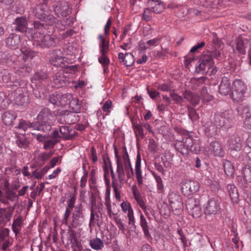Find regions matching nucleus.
<instances>
[{"mask_svg": "<svg viewBox=\"0 0 251 251\" xmlns=\"http://www.w3.org/2000/svg\"><path fill=\"white\" fill-rule=\"evenodd\" d=\"M23 226V217L21 215H19L14 219L12 225V228L15 235H18Z\"/></svg>", "mask_w": 251, "mask_h": 251, "instance_id": "nucleus-31", "label": "nucleus"}, {"mask_svg": "<svg viewBox=\"0 0 251 251\" xmlns=\"http://www.w3.org/2000/svg\"><path fill=\"white\" fill-rule=\"evenodd\" d=\"M2 80L4 82L7 83L9 81H13L11 75L8 72H4L2 76Z\"/></svg>", "mask_w": 251, "mask_h": 251, "instance_id": "nucleus-63", "label": "nucleus"}, {"mask_svg": "<svg viewBox=\"0 0 251 251\" xmlns=\"http://www.w3.org/2000/svg\"><path fill=\"white\" fill-rule=\"evenodd\" d=\"M186 207L189 214L194 218H198L201 216V209L199 199L194 197L188 198L186 201Z\"/></svg>", "mask_w": 251, "mask_h": 251, "instance_id": "nucleus-6", "label": "nucleus"}, {"mask_svg": "<svg viewBox=\"0 0 251 251\" xmlns=\"http://www.w3.org/2000/svg\"><path fill=\"white\" fill-rule=\"evenodd\" d=\"M42 21L45 22L47 25H53L57 22V19L53 15H48L43 18Z\"/></svg>", "mask_w": 251, "mask_h": 251, "instance_id": "nucleus-49", "label": "nucleus"}, {"mask_svg": "<svg viewBox=\"0 0 251 251\" xmlns=\"http://www.w3.org/2000/svg\"><path fill=\"white\" fill-rule=\"evenodd\" d=\"M200 93L202 100L208 102L213 99V96L208 93L206 86L202 87Z\"/></svg>", "mask_w": 251, "mask_h": 251, "instance_id": "nucleus-41", "label": "nucleus"}, {"mask_svg": "<svg viewBox=\"0 0 251 251\" xmlns=\"http://www.w3.org/2000/svg\"><path fill=\"white\" fill-rule=\"evenodd\" d=\"M212 36L213 38L212 41L213 44L218 47H221L223 44V42L218 37L216 33H213Z\"/></svg>", "mask_w": 251, "mask_h": 251, "instance_id": "nucleus-59", "label": "nucleus"}, {"mask_svg": "<svg viewBox=\"0 0 251 251\" xmlns=\"http://www.w3.org/2000/svg\"><path fill=\"white\" fill-rule=\"evenodd\" d=\"M140 225L143 231L145 238L148 240H151L152 237L149 232L148 223L146 219L142 213H141L140 216Z\"/></svg>", "mask_w": 251, "mask_h": 251, "instance_id": "nucleus-27", "label": "nucleus"}, {"mask_svg": "<svg viewBox=\"0 0 251 251\" xmlns=\"http://www.w3.org/2000/svg\"><path fill=\"white\" fill-rule=\"evenodd\" d=\"M76 200L75 197L72 194H70V198L67 200V206L68 208L72 209L75 207V203Z\"/></svg>", "mask_w": 251, "mask_h": 251, "instance_id": "nucleus-57", "label": "nucleus"}, {"mask_svg": "<svg viewBox=\"0 0 251 251\" xmlns=\"http://www.w3.org/2000/svg\"><path fill=\"white\" fill-rule=\"evenodd\" d=\"M118 58L121 63L126 67L131 66L134 62V58L131 53L124 54L120 52L118 54Z\"/></svg>", "mask_w": 251, "mask_h": 251, "instance_id": "nucleus-25", "label": "nucleus"}, {"mask_svg": "<svg viewBox=\"0 0 251 251\" xmlns=\"http://www.w3.org/2000/svg\"><path fill=\"white\" fill-rule=\"evenodd\" d=\"M237 112L240 115L251 116V111L248 105H241L237 108Z\"/></svg>", "mask_w": 251, "mask_h": 251, "instance_id": "nucleus-43", "label": "nucleus"}, {"mask_svg": "<svg viewBox=\"0 0 251 251\" xmlns=\"http://www.w3.org/2000/svg\"><path fill=\"white\" fill-rule=\"evenodd\" d=\"M12 25L16 31L24 33L28 27V20L25 16L17 17L13 21Z\"/></svg>", "mask_w": 251, "mask_h": 251, "instance_id": "nucleus-12", "label": "nucleus"}, {"mask_svg": "<svg viewBox=\"0 0 251 251\" xmlns=\"http://www.w3.org/2000/svg\"><path fill=\"white\" fill-rule=\"evenodd\" d=\"M200 188V184L196 181L185 180L182 182L181 191L185 196H190L196 193Z\"/></svg>", "mask_w": 251, "mask_h": 251, "instance_id": "nucleus-9", "label": "nucleus"}, {"mask_svg": "<svg viewBox=\"0 0 251 251\" xmlns=\"http://www.w3.org/2000/svg\"><path fill=\"white\" fill-rule=\"evenodd\" d=\"M16 118V115L13 112H5L2 116V121L5 125L11 126Z\"/></svg>", "mask_w": 251, "mask_h": 251, "instance_id": "nucleus-33", "label": "nucleus"}, {"mask_svg": "<svg viewBox=\"0 0 251 251\" xmlns=\"http://www.w3.org/2000/svg\"><path fill=\"white\" fill-rule=\"evenodd\" d=\"M52 81L54 87L60 88L66 86L68 81L63 73L58 72L53 76Z\"/></svg>", "mask_w": 251, "mask_h": 251, "instance_id": "nucleus-20", "label": "nucleus"}, {"mask_svg": "<svg viewBox=\"0 0 251 251\" xmlns=\"http://www.w3.org/2000/svg\"><path fill=\"white\" fill-rule=\"evenodd\" d=\"M148 4L151 6V11H152L155 13H160L165 8L163 3L158 0H149Z\"/></svg>", "mask_w": 251, "mask_h": 251, "instance_id": "nucleus-26", "label": "nucleus"}, {"mask_svg": "<svg viewBox=\"0 0 251 251\" xmlns=\"http://www.w3.org/2000/svg\"><path fill=\"white\" fill-rule=\"evenodd\" d=\"M55 14L58 17H67L71 13V9L68 2L62 1L54 7Z\"/></svg>", "mask_w": 251, "mask_h": 251, "instance_id": "nucleus-13", "label": "nucleus"}, {"mask_svg": "<svg viewBox=\"0 0 251 251\" xmlns=\"http://www.w3.org/2000/svg\"><path fill=\"white\" fill-rule=\"evenodd\" d=\"M220 202L217 198L210 199L204 207V213L206 216H212L220 211Z\"/></svg>", "mask_w": 251, "mask_h": 251, "instance_id": "nucleus-8", "label": "nucleus"}, {"mask_svg": "<svg viewBox=\"0 0 251 251\" xmlns=\"http://www.w3.org/2000/svg\"><path fill=\"white\" fill-rule=\"evenodd\" d=\"M236 49L239 52L243 55L246 54V49L249 46V41L247 39H242L241 38H238L236 40Z\"/></svg>", "mask_w": 251, "mask_h": 251, "instance_id": "nucleus-30", "label": "nucleus"}, {"mask_svg": "<svg viewBox=\"0 0 251 251\" xmlns=\"http://www.w3.org/2000/svg\"><path fill=\"white\" fill-rule=\"evenodd\" d=\"M195 3L205 7H212L213 5L212 0H195Z\"/></svg>", "mask_w": 251, "mask_h": 251, "instance_id": "nucleus-55", "label": "nucleus"}, {"mask_svg": "<svg viewBox=\"0 0 251 251\" xmlns=\"http://www.w3.org/2000/svg\"><path fill=\"white\" fill-rule=\"evenodd\" d=\"M191 140V143L189 145L188 151L192 152L195 153H198L201 151V147L199 142L196 140H194L192 138L190 137Z\"/></svg>", "mask_w": 251, "mask_h": 251, "instance_id": "nucleus-39", "label": "nucleus"}, {"mask_svg": "<svg viewBox=\"0 0 251 251\" xmlns=\"http://www.w3.org/2000/svg\"><path fill=\"white\" fill-rule=\"evenodd\" d=\"M18 128L24 131H25L28 128H32L33 129L43 131L45 133H47L51 129V127L48 125H40L38 122L27 123L23 120L20 121Z\"/></svg>", "mask_w": 251, "mask_h": 251, "instance_id": "nucleus-7", "label": "nucleus"}, {"mask_svg": "<svg viewBox=\"0 0 251 251\" xmlns=\"http://www.w3.org/2000/svg\"><path fill=\"white\" fill-rule=\"evenodd\" d=\"M91 247L95 250H100L104 246L103 243L100 238H96L89 241Z\"/></svg>", "mask_w": 251, "mask_h": 251, "instance_id": "nucleus-35", "label": "nucleus"}, {"mask_svg": "<svg viewBox=\"0 0 251 251\" xmlns=\"http://www.w3.org/2000/svg\"><path fill=\"white\" fill-rule=\"evenodd\" d=\"M184 99L189 101L194 106L197 105L199 103L200 98L198 95L190 91H184L182 93Z\"/></svg>", "mask_w": 251, "mask_h": 251, "instance_id": "nucleus-23", "label": "nucleus"}, {"mask_svg": "<svg viewBox=\"0 0 251 251\" xmlns=\"http://www.w3.org/2000/svg\"><path fill=\"white\" fill-rule=\"evenodd\" d=\"M132 190L134 197L136 201H137V203L140 205V206L142 209H145L146 207L145 203L142 198L140 193L137 186L135 185L132 186Z\"/></svg>", "mask_w": 251, "mask_h": 251, "instance_id": "nucleus-34", "label": "nucleus"}, {"mask_svg": "<svg viewBox=\"0 0 251 251\" xmlns=\"http://www.w3.org/2000/svg\"><path fill=\"white\" fill-rule=\"evenodd\" d=\"M114 220L118 227L120 230L122 231L123 233H124L126 230V228L124 223L122 222L121 219L118 216H116L114 217Z\"/></svg>", "mask_w": 251, "mask_h": 251, "instance_id": "nucleus-58", "label": "nucleus"}, {"mask_svg": "<svg viewBox=\"0 0 251 251\" xmlns=\"http://www.w3.org/2000/svg\"><path fill=\"white\" fill-rule=\"evenodd\" d=\"M121 207L125 212H128L130 209H132L130 204L127 201H124L121 203Z\"/></svg>", "mask_w": 251, "mask_h": 251, "instance_id": "nucleus-61", "label": "nucleus"}, {"mask_svg": "<svg viewBox=\"0 0 251 251\" xmlns=\"http://www.w3.org/2000/svg\"><path fill=\"white\" fill-rule=\"evenodd\" d=\"M21 51L24 54L23 58L25 60L32 59L35 55L34 52L29 49H22Z\"/></svg>", "mask_w": 251, "mask_h": 251, "instance_id": "nucleus-50", "label": "nucleus"}, {"mask_svg": "<svg viewBox=\"0 0 251 251\" xmlns=\"http://www.w3.org/2000/svg\"><path fill=\"white\" fill-rule=\"evenodd\" d=\"M246 86L244 82L241 80H236L233 83L231 98L234 102H241L245 98Z\"/></svg>", "mask_w": 251, "mask_h": 251, "instance_id": "nucleus-3", "label": "nucleus"}, {"mask_svg": "<svg viewBox=\"0 0 251 251\" xmlns=\"http://www.w3.org/2000/svg\"><path fill=\"white\" fill-rule=\"evenodd\" d=\"M215 123L220 126L229 127L231 126V116L228 112L215 115Z\"/></svg>", "mask_w": 251, "mask_h": 251, "instance_id": "nucleus-11", "label": "nucleus"}, {"mask_svg": "<svg viewBox=\"0 0 251 251\" xmlns=\"http://www.w3.org/2000/svg\"><path fill=\"white\" fill-rule=\"evenodd\" d=\"M171 207L176 215H180L183 211V204L181 197L177 193L171 192L168 196Z\"/></svg>", "mask_w": 251, "mask_h": 251, "instance_id": "nucleus-4", "label": "nucleus"}, {"mask_svg": "<svg viewBox=\"0 0 251 251\" xmlns=\"http://www.w3.org/2000/svg\"><path fill=\"white\" fill-rule=\"evenodd\" d=\"M244 126L245 128L251 129V116H247L244 121Z\"/></svg>", "mask_w": 251, "mask_h": 251, "instance_id": "nucleus-64", "label": "nucleus"}, {"mask_svg": "<svg viewBox=\"0 0 251 251\" xmlns=\"http://www.w3.org/2000/svg\"><path fill=\"white\" fill-rule=\"evenodd\" d=\"M111 107L112 101L110 100H108L104 103L102 108L103 111L108 113L110 112Z\"/></svg>", "mask_w": 251, "mask_h": 251, "instance_id": "nucleus-62", "label": "nucleus"}, {"mask_svg": "<svg viewBox=\"0 0 251 251\" xmlns=\"http://www.w3.org/2000/svg\"><path fill=\"white\" fill-rule=\"evenodd\" d=\"M132 126H133V128L134 129L135 135L137 136V135H138L141 138H144V133L143 128L142 127V126L141 125V124L133 123Z\"/></svg>", "mask_w": 251, "mask_h": 251, "instance_id": "nucleus-44", "label": "nucleus"}, {"mask_svg": "<svg viewBox=\"0 0 251 251\" xmlns=\"http://www.w3.org/2000/svg\"><path fill=\"white\" fill-rule=\"evenodd\" d=\"M59 131L61 138L65 140H71L75 138L77 134L75 130L67 126H61Z\"/></svg>", "mask_w": 251, "mask_h": 251, "instance_id": "nucleus-17", "label": "nucleus"}, {"mask_svg": "<svg viewBox=\"0 0 251 251\" xmlns=\"http://www.w3.org/2000/svg\"><path fill=\"white\" fill-rule=\"evenodd\" d=\"M231 91V84L227 77H223L219 87V93L224 96L228 95Z\"/></svg>", "mask_w": 251, "mask_h": 251, "instance_id": "nucleus-21", "label": "nucleus"}, {"mask_svg": "<svg viewBox=\"0 0 251 251\" xmlns=\"http://www.w3.org/2000/svg\"><path fill=\"white\" fill-rule=\"evenodd\" d=\"M196 71L200 74L212 75L216 74L217 69L214 66V61L210 55L203 54L196 66Z\"/></svg>", "mask_w": 251, "mask_h": 251, "instance_id": "nucleus-1", "label": "nucleus"}, {"mask_svg": "<svg viewBox=\"0 0 251 251\" xmlns=\"http://www.w3.org/2000/svg\"><path fill=\"white\" fill-rule=\"evenodd\" d=\"M114 148L115 156L117 160V169L116 172L117 176L114 174V176L116 179V182L120 184V188H121L124 184L126 176V175L123 167V163L121 158L118 154L117 149L115 146H114Z\"/></svg>", "mask_w": 251, "mask_h": 251, "instance_id": "nucleus-5", "label": "nucleus"}, {"mask_svg": "<svg viewBox=\"0 0 251 251\" xmlns=\"http://www.w3.org/2000/svg\"><path fill=\"white\" fill-rule=\"evenodd\" d=\"M15 143L16 145L22 150H26L29 148V140L24 136H18Z\"/></svg>", "mask_w": 251, "mask_h": 251, "instance_id": "nucleus-32", "label": "nucleus"}, {"mask_svg": "<svg viewBox=\"0 0 251 251\" xmlns=\"http://www.w3.org/2000/svg\"><path fill=\"white\" fill-rule=\"evenodd\" d=\"M48 11V7L45 2L37 5L32 11L34 16L38 19L42 20L47 15L46 13Z\"/></svg>", "mask_w": 251, "mask_h": 251, "instance_id": "nucleus-18", "label": "nucleus"}, {"mask_svg": "<svg viewBox=\"0 0 251 251\" xmlns=\"http://www.w3.org/2000/svg\"><path fill=\"white\" fill-rule=\"evenodd\" d=\"M6 197L8 200L12 202L18 201V195L15 192L9 189L6 191Z\"/></svg>", "mask_w": 251, "mask_h": 251, "instance_id": "nucleus-45", "label": "nucleus"}, {"mask_svg": "<svg viewBox=\"0 0 251 251\" xmlns=\"http://www.w3.org/2000/svg\"><path fill=\"white\" fill-rule=\"evenodd\" d=\"M170 97L176 104H181V103L184 102L185 99H184V97L180 96L176 93H171Z\"/></svg>", "mask_w": 251, "mask_h": 251, "instance_id": "nucleus-51", "label": "nucleus"}, {"mask_svg": "<svg viewBox=\"0 0 251 251\" xmlns=\"http://www.w3.org/2000/svg\"><path fill=\"white\" fill-rule=\"evenodd\" d=\"M98 60L104 68L108 66L110 63V60L106 55H101L99 57Z\"/></svg>", "mask_w": 251, "mask_h": 251, "instance_id": "nucleus-56", "label": "nucleus"}, {"mask_svg": "<svg viewBox=\"0 0 251 251\" xmlns=\"http://www.w3.org/2000/svg\"><path fill=\"white\" fill-rule=\"evenodd\" d=\"M209 150L215 156L223 157L225 153L222 144L218 141L211 143L209 146Z\"/></svg>", "mask_w": 251, "mask_h": 251, "instance_id": "nucleus-24", "label": "nucleus"}, {"mask_svg": "<svg viewBox=\"0 0 251 251\" xmlns=\"http://www.w3.org/2000/svg\"><path fill=\"white\" fill-rule=\"evenodd\" d=\"M6 45L11 49H17L21 43L20 37L15 33H11L8 37L6 39Z\"/></svg>", "mask_w": 251, "mask_h": 251, "instance_id": "nucleus-19", "label": "nucleus"}, {"mask_svg": "<svg viewBox=\"0 0 251 251\" xmlns=\"http://www.w3.org/2000/svg\"><path fill=\"white\" fill-rule=\"evenodd\" d=\"M110 173L112 177V186L113 188L114 192L115 193V196L117 200H119L121 198L120 193L119 191V188H120V184L118 182H116V179L114 176V172L111 165V164L110 163L109 164Z\"/></svg>", "mask_w": 251, "mask_h": 251, "instance_id": "nucleus-28", "label": "nucleus"}, {"mask_svg": "<svg viewBox=\"0 0 251 251\" xmlns=\"http://www.w3.org/2000/svg\"><path fill=\"white\" fill-rule=\"evenodd\" d=\"M33 79L34 80H39L40 81H44L47 79V74L43 72L39 71L37 72L33 76Z\"/></svg>", "mask_w": 251, "mask_h": 251, "instance_id": "nucleus-47", "label": "nucleus"}, {"mask_svg": "<svg viewBox=\"0 0 251 251\" xmlns=\"http://www.w3.org/2000/svg\"><path fill=\"white\" fill-rule=\"evenodd\" d=\"M57 141L55 140H47L45 141L44 148L45 150L53 148L56 143Z\"/></svg>", "mask_w": 251, "mask_h": 251, "instance_id": "nucleus-60", "label": "nucleus"}, {"mask_svg": "<svg viewBox=\"0 0 251 251\" xmlns=\"http://www.w3.org/2000/svg\"><path fill=\"white\" fill-rule=\"evenodd\" d=\"M65 59L60 50H54L51 54L50 61L54 66H61L64 64Z\"/></svg>", "mask_w": 251, "mask_h": 251, "instance_id": "nucleus-22", "label": "nucleus"}, {"mask_svg": "<svg viewBox=\"0 0 251 251\" xmlns=\"http://www.w3.org/2000/svg\"><path fill=\"white\" fill-rule=\"evenodd\" d=\"M59 93L53 94L49 97V101L53 105H59Z\"/></svg>", "mask_w": 251, "mask_h": 251, "instance_id": "nucleus-54", "label": "nucleus"}, {"mask_svg": "<svg viewBox=\"0 0 251 251\" xmlns=\"http://www.w3.org/2000/svg\"><path fill=\"white\" fill-rule=\"evenodd\" d=\"M242 174L246 182H251V167L250 166L246 165L243 168Z\"/></svg>", "mask_w": 251, "mask_h": 251, "instance_id": "nucleus-42", "label": "nucleus"}, {"mask_svg": "<svg viewBox=\"0 0 251 251\" xmlns=\"http://www.w3.org/2000/svg\"><path fill=\"white\" fill-rule=\"evenodd\" d=\"M190 137H185L182 141H176L175 147L176 151L183 155H186L189 152V145L192 143Z\"/></svg>", "mask_w": 251, "mask_h": 251, "instance_id": "nucleus-14", "label": "nucleus"}, {"mask_svg": "<svg viewBox=\"0 0 251 251\" xmlns=\"http://www.w3.org/2000/svg\"><path fill=\"white\" fill-rule=\"evenodd\" d=\"M188 115L189 118L193 122L197 121L199 119V114L196 110L190 105L187 106Z\"/></svg>", "mask_w": 251, "mask_h": 251, "instance_id": "nucleus-40", "label": "nucleus"}, {"mask_svg": "<svg viewBox=\"0 0 251 251\" xmlns=\"http://www.w3.org/2000/svg\"><path fill=\"white\" fill-rule=\"evenodd\" d=\"M71 219V225L73 227H77L83 222L84 215L81 203H79L75 207V210L72 214Z\"/></svg>", "mask_w": 251, "mask_h": 251, "instance_id": "nucleus-10", "label": "nucleus"}, {"mask_svg": "<svg viewBox=\"0 0 251 251\" xmlns=\"http://www.w3.org/2000/svg\"><path fill=\"white\" fill-rule=\"evenodd\" d=\"M224 169L227 176H232L234 172V166L231 162L226 161L224 164Z\"/></svg>", "mask_w": 251, "mask_h": 251, "instance_id": "nucleus-37", "label": "nucleus"}, {"mask_svg": "<svg viewBox=\"0 0 251 251\" xmlns=\"http://www.w3.org/2000/svg\"><path fill=\"white\" fill-rule=\"evenodd\" d=\"M70 106L72 107V109L74 111V112L77 113L79 109V106L78 105V100L76 98H72V100H71V102L69 103Z\"/></svg>", "mask_w": 251, "mask_h": 251, "instance_id": "nucleus-52", "label": "nucleus"}, {"mask_svg": "<svg viewBox=\"0 0 251 251\" xmlns=\"http://www.w3.org/2000/svg\"><path fill=\"white\" fill-rule=\"evenodd\" d=\"M207 55H210L211 57L215 58L217 60H220L222 59V53L221 51L217 49H214L213 50L209 51L208 53L206 54Z\"/></svg>", "mask_w": 251, "mask_h": 251, "instance_id": "nucleus-48", "label": "nucleus"}, {"mask_svg": "<svg viewBox=\"0 0 251 251\" xmlns=\"http://www.w3.org/2000/svg\"><path fill=\"white\" fill-rule=\"evenodd\" d=\"M152 174L154 176L157 183L158 189L160 191L163 190L164 186L161 177L154 172H152Z\"/></svg>", "mask_w": 251, "mask_h": 251, "instance_id": "nucleus-53", "label": "nucleus"}, {"mask_svg": "<svg viewBox=\"0 0 251 251\" xmlns=\"http://www.w3.org/2000/svg\"><path fill=\"white\" fill-rule=\"evenodd\" d=\"M53 117V113L48 108L43 109L37 116V119L40 125H48L50 127L49 121Z\"/></svg>", "mask_w": 251, "mask_h": 251, "instance_id": "nucleus-15", "label": "nucleus"}, {"mask_svg": "<svg viewBox=\"0 0 251 251\" xmlns=\"http://www.w3.org/2000/svg\"><path fill=\"white\" fill-rule=\"evenodd\" d=\"M227 190L231 201L235 203H237L239 201V193L237 187L232 184L227 185Z\"/></svg>", "mask_w": 251, "mask_h": 251, "instance_id": "nucleus-29", "label": "nucleus"}, {"mask_svg": "<svg viewBox=\"0 0 251 251\" xmlns=\"http://www.w3.org/2000/svg\"><path fill=\"white\" fill-rule=\"evenodd\" d=\"M123 163V167L124 170L126 172V177L127 179L131 178L133 175V168L131 166L130 161H126V162Z\"/></svg>", "mask_w": 251, "mask_h": 251, "instance_id": "nucleus-38", "label": "nucleus"}, {"mask_svg": "<svg viewBox=\"0 0 251 251\" xmlns=\"http://www.w3.org/2000/svg\"><path fill=\"white\" fill-rule=\"evenodd\" d=\"M241 144V138L235 135L231 136L227 142L229 150L231 151H240L242 148Z\"/></svg>", "mask_w": 251, "mask_h": 251, "instance_id": "nucleus-16", "label": "nucleus"}, {"mask_svg": "<svg viewBox=\"0 0 251 251\" xmlns=\"http://www.w3.org/2000/svg\"><path fill=\"white\" fill-rule=\"evenodd\" d=\"M53 152L50 151L49 152H44L43 153H40L38 157V160L39 162H42V164H44V162L48 160L52 155Z\"/></svg>", "mask_w": 251, "mask_h": 251, "instance_id": "nucleus-46", "label": "nucleus"}, {"mask_svg": "<svg viewBox=\"0 0 251 251\" xmlns=\"http://www.w3.org/2000/svg\"><path fill=\"white\" fill-rule=\"evenodd\" d=\"M59 103L61 105H65L69 104L72 100L73 95L70 93L61 94L59 93Z\"/></svg>", "mask_w": 251, "mask_h": 251, "instance_id": "nucleus-36", "label": "nucleus"}, {"mask_svg": "<svg viewBox=\"0 0 251 251\" xmlns=\"http://www.w3.org/2000/svg\"><path fill=\"white\" fill-rule=\"evenodd\" d=\"M31 38L36 42L37 47L41 49L52 48L56 47L59 42L58 39L53 35H40L38 37L35 34Z\"/></svg>", "mask_w": 251, "mask_h": 251, "instance_id": "nucleus-2", "label": "nucleus"}]
</instances>
